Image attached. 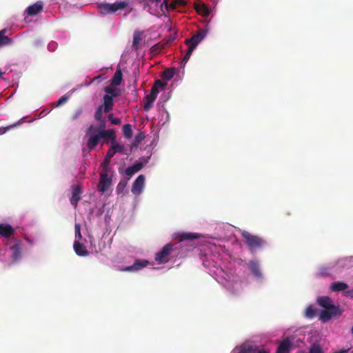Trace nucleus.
<instances>
[{
    "instance_id": "nucleus-6",
    "label": "nucleus",
    "mask_w": 353,
    "mask_h": 353,
    "mask_svg": "<svg viewBox=\"0 0 353 353\" xmlns=\"http://www.w3.org/2000/svg\"><path fill=\"white\" fill-rule=\"evenodd\" d=\"M207 30L205 29H199L196 34L192 35L190 39L185 41V44L189 46H194V49L197 45L205 37Z\"/></svg>"
},
{
    "instance_id": "nucleus-34",
    "label": "nucleus",
    "mask_w": 353,
    "mask_h": 353,
    "mask_svg": "<svg viewBox=\"0 0 353 353\" xmlns=\"http://www.w3.org/2000/svg\"><path fill=\"white\" fill-rule=\"evenodd\" d=\"M103 112H104L103 106L102 105H99L98 107V108L97 109V110L95 112V114H94V119H95V120L99 121V120L104 119L103 118Z\"/></svg>"
},
{
    "instance_id": "nucleus-10",
    "label": "nucleus",
    "mask_w": 353,
    "mask_h": 353,
    "mask_svg": "<svg viewBox=\"0 0 353 353\" xmlns=\"http://www.w3.org/2000/svg\"><path fill=\"white\" fill-rule=\"evenodd\" d=\"M293 343L289 337L284 339L277 347L276 353H290Z\"/></svg>"
},
{
    "instance_id": "nucleus-52",
    "label": "nucleus",
    "mask_w": 353,
    "mask_h": 353,
    "mask_svg": "<svg viewBox=\"0 0 353 353\" xmlns=\"http://www.w3.org/2000/svg\"><path fill=\"white\" fill-rule=\"evenodd\" d=\"M110 170V168L109 165H103V170L101 173H105L106 175H108Z\"/></svg>"
},
{
    "instance_id": "nucleus-55",
    "label": "nucleus",
    "mask_w": 353,
    "mask_h": 353,
    "mask_svg": "<svg viewBox=\"0 0 353 353\" xmlns=\"http://www.w3.org/2000/svg\"><path fill=\"white\" fill-rule=\"evenodd\" d=\"M3 74V72H2L1 70H0V78H2Z\"/></svg>"
},
{
    "instance_id": "nucleus-42",
    "label": "nucleus",
    "mask_w": 353,
    "mask_h": 353,
    "mask_svg": "<svg viewBox=\"0 0 353 353\" xmlns=\"http://www.w3.org/2000/svg\"><path fill=\"white\" fill-rule=\"evenodd\" d=\"M108 118L109 121L111 122V123L113 124V125H119V124H120L121 123V119H119V118H114L113 117V114L112 113L109 114Z\"/></svg>"
},
{
    "instance_id": "nucleus-3",
    "label": "nucleus",
    "mask_w": 353,
    "mask_h": 353,
    "mask_svg": "<svg viewBox=\"0 0 353 353\" xmlns=\"http://www.w3.org/2000/svg\"><path fill=\"white\" fill-rule=\"evenodd\" d=\"M128 6V3L127 1H119L115 2L114 3H101L99 5L98 8L99 9V12L102 14H108L110 13H113L119 10H123Z\"/></svg>"
},
{
    "instance_id": "nucleus-35",
    "label": "nucleus",
    "mask_w": 353,
    "mask_h": 353,
    "mask_svg": "<svg viewBox=\"0 0 353 353\" xmlns=\"http://www.w3.org/2000/svg\"><path fill=\"white\" fill-rule=\"evenodd\" d=\"M74 230H75V238L77 239L76 241H80L82 239V235L81 233V225L80 223H76L74 225Z\"/></svg>"
},
{
    "instance_id": "nucleus-28",
    "label": "nucleus",
    "mask_w": 353,
    "mask_h": 353,
    "mask_svg": "<svg viewBox=\"0 0 353 353\" xmlns=\"http://www.w3.org/2000/svg\"><path fill=\"white\" fill-rule=\"evenodd\" d=\"M102 139L110 138L112 142L114 141L115 134L113 130H102L99 132Z\"/></svg>"
},
{
    "instance_id": "nucleus-39",
    "label": "nucleus",
    "mask_w": 353,
    "mask_h": 353,
    "mask_svg": "<svg viewBox=\"0 0 353 353\" xmlns=\"http://www.w3.org/2000/svg\"><path fill=\"white\" fill-rule=\"evenodd\" d=\"M145 138V134L143 132H140L138 133L134 139V145H137L139 143H140Z\"/></svg>"
},
{
    "instance_id": "nucleus-53",
    "label": "nucleus",
    "mask_w": 353,
    "mask_h": 353,
    "mask_svg": "<svg viewBox=\"0 0 353 353\" xmlns=\"http://www.w3.org/2000/svg\"><path fill=\"white\" fill-rule=\"evenodd\" d=\"M349 351V349L347 350H341L336 352H334V353H347Z\"/></svg>"
},
{
    "instance_id": "nucleus-56",
    "label": "nucleus",
    "mask_w": 353,
    "mask_h": 353,
    "mask_svg": "<svg viewBox=\"0 0 353 353\" xmlns=\"http://www.w3.org/2000/svg\"><path fill=\"white\" fill-rule=\"evenodd\" d=\"M352 333L353 334V325H352Z\"/></svg>"
},
{
    "instance_id": "nucleus-30",
    "label": "nucleus",
    "mask_w": 353,
    "mask_h": 353,
    "mask_svg": "<svg viewBox=\"0 0 353 353\" xmlns=\"http://www.w3.org/2000/svg\"><path fill=\"white\" fill-rule=\"evenodd\" d=\"M123 134L127 139H130L132 137V129L130 124H125L123 126Z\"/></svg>"
},
{
    "instance_id": "nucleus-15",
    "label": "nucleus",
    "mask_w": 353,
    "mask_h": 353,
    "mask_svg": "<svg viewBox=\"0 0 353 353\" xmlns=\"http://www.w3.org/2000/svg\"><path fill=\"white\" fill-rule=\"evenodd\" d=\"M74 250L75 253L80 256H86L89 252L86 249V247L80 243V241H74L73 245Z\"/></svg>"
},
{
    "instance_id": "nucleus-4",
    "label": "nucleus",
    "mask_w": 353,
    "mask_h": 353,
    "mask_svg": "<svg viewBox=\"0 0 353 353\" xmlns=\"http://www.w3.org/2000/svg\"><path fill=\"white\" fill-rule=\"evenodd\" d=\"M174 245L168 243L165 245L161 250L155 254L154 259L159 264L168 263L172 256V252L174 250Z\"/></svg>"
},
{
    "instance_id": "nucleus-41",
    "label": "nucleus",
    "mask_w": 353,
    "mask_h": 353,
    "mask_svg": "<svg viewBox=\"0 0 353 353\" xmlns=\"http://www.w3.org/2000/svg\"><path fill=\"white\" fill-rule=\"evenodd\" d=\"M112 145L113 148H114L116 153L117 152L124 153V146L123 145H120L115 141H113L112 143Z\"/></svg>"
},
{
    "instance_id": "nucleus-27",
    "label": "nucleus",
    "mask_w": 353,
    "mask_h": 353,
    "mask_svg": "<svg viewBox=\"0 0 353 353\" xmlns=\"http://www.w3.org/2000/svg\"><path fill=\"white\" fill-rule=\"evenodd\" d=\"M164 4L166 10H168L169 7L174 9L176 7L177 5H184V1L183 0H174L171 3H168V0H164L161 6Z\"/></svg>"
},
{
    "instance_id": "nucleus-48",
    "label": "nucleus",
    "mask_w": 353,
    "mask_h": 353,
    "mask_svg": "<svg viewBox=\"0 0 353 353\" xmlns=\"http://www.w3.org/2000/svg\"><path fill=\"white\" fill-rule=\"evenodd\" d=\"M115 154L116 151L112 145L108 151L107 152L106 156H108V158H112Z\"/></svg>"
},
{
    "instance_id": "nucleus-54",
    "label": "nucleus",
    "mask_w": 353,
    "mask_h": 353,
    "mask_svg": "<svg viewBox=\"0 0 353 353\" xmlns=\"http://www.w3.org/2000/svg\"><path fill=\"white\" fill-rule=\"evenodd\" d=\"M151 3H155L157 5L161 3V0H149Z\"/></svg>"
},
{
    "instance_id": "nucleus-37",
    "label": "nucleus",
    "mask_w": 353,
    "mask_h": 353,
    "mask_svg": "<svg viewBox=\"0 0 353 353\" xmlns=\"http://www.w3.org/2000/svg\"><path fill=\"white\" fill-rule=\"evenodd\" d=\"M128 184V180L122 179L119 181L117 187V192L121 193L123 191Z\"/></svg>"
},
{
    "instance_id": "nucleus-7",
    "label": "nucleus",
    "mask_w": 353,
    "mask_h": 353,
    "mask_svg": "<svg viewBox=\"0 0 353 353\" xmlns=\"http://www.w3.org/2000/svg\"><path fill=\"white\" fill-rule=\"evenodd\" d=\"M112 183V178L105 173L100 174V179L98 185V190L99 192L104 193L106 192Z\"/></svg>"
},
{
    "instance_id": "nucleus-1",
    "label": "nucleus",
    "mask_w": 353,
    "mask_h": 353,
    "mask_svg": "<svg viewBox=\"0 0 353 353\" xmlns=\"http://www.w3.org/2000/svg\"><path fill=\"white\" fill-rule=\"evenodd\" d=\"M317 303L324 308L319 314V319L322 322H327L332 317L340 316L343 312L339 306H336L332 303V299L328 296L319 298Z\"/></svg>"
},
{
    "instance_id": "nucleus-19",
    "label": "nucleus",
    "mask_w": 353,
    "mask_h": 353,
    "mask_svg": "<svg viewBox=\"0 0 353 353\" xmlns=\"http://www.w3.org/2000/svg\"><path fill=\"white\" fill-rule=\"evenodd\" d=\"M105 112H109L113 108V99L108 95H104L103 98V104L101 105Z\"/></svg>"
},
{
    "instance_id": "nucleus-36",
    "label": "nucleus",
    "mask_w": 353,
    "mask_h": 353,
    "mask_svg": "<svg viewBox=\"0 0 353 353\" xmlns=\"http://www.w3.org/2000/svg\"><path fill=\"white\" fill-rule=\"evenodd\" d=\"M83 108H79L74 110V112L71 115V119L75 121L78 119L83 114Z\"/></svg>"
},
{
    "instance_id": "nucleus-17",
    "label": "nucleus",
    "mask_w": 353,
    "mask_h": 353,
    "mask_svg": "<svg viewBox=\"0 0 353 353\" xmlns=\"http://www.w3.org/2000/svg\"><path fill=\"white\" fill-rule=\"evenodd\" d=\"M252 350H254V349L250 346V341H246L236 346L232 353H251L250 351Z\"/></svg>"
},
{
    "instance_id": "nucleus-13",
    "label": "nucleus",
    "mask_w": 353,
    "mask_h": 353,
    "mask_svg": "<svg viewBox=\"0 0 353 353\" xmlns=\"http://www.w3.org/2000/svg\"><path fill=\"white\" fill-rule=\"evenodd\" d=\"M43 8V2L41 1H38L35 3L28 6L26 9V12L29 16H34L41 12Z\"/></svg>"
},
{
    "instance_id": "nucleus-44",
    "label": "nucleus",
    "mask_w": 353,
    "mask_h": 353,
    "mask_svg": "<svg viewBox=\"0 0 353 353\" xmlns=\"http://www.w3.org/2000/svg\"><path fill=\"white\" fill-rule=\"evenodd\" d=\"M198 236L192 234V233H183L181 236L180 240H185V239H196Z\"/></svg>"
},
{
    "instance_id": "nucleus-11",
    "label": "nucleus",
    "mask_w": 353,
    "mask_h": 353,
    "mask_svg": "<svg viewBox=\"0 0 353 353\" xmlns=\"http://www.w3.org/2000/svg\"><path fill=\"white\" fill-rule=\"evenodd\" d=\"M148 264L149 262L147 260L137 259L133 265L125 268L123 270L128 272H135L146 267Z\"/></svg>"
},
{
    "instance_id": "nucleus-18",
    "label": "nucleus",
    "mask_w": 353,
    "mask_h": 353,
    "mask_svg": "<svg viewBox=\"0 0 353 353\" xmlns=\"http://www.w3.org/2000/svg\"><path fill=\"white\" fill-rule=\"evenodd\" d=\"M143 163L142 162H137L133 165L127 168L125 170V174L128 176H131L136 172L141 170L143 168Z\"/></svg>"
},
{
    "instance_id": "nucleus-25",
    "label": "nucleus",
    "mask_w": 353,
    "mask_h": 353,
    "mask_svg": "<svg viewBox=\"0 0 353 353\" xmlns=\"http://www.w3.org/2000/svg\"><path fill=\"white\" fill-rule=\"evenodd\" d=\"M104 90L106 92L105 95L111 97L112 99L117 97L120 94V90L119 89L110 86L105 87Z\"/></svg>"
},
{
    "instance_id": "nucleus-8",
    "label": "nucleus",
    "mask_w": 353,
    "mask_h": 353,
    "mask_svg": "<svg viewBox=\"0 0 353 353\" xmlns=\"http://www.w3.org/2000/svg\"><path fill=\"white\" fill-rule=\"evenodd\" d=\"M145 179L144 175L141 174L134 181L131 190L134 194L139 195L141 193L145 184Z\"/></svg>"
},
{
    "instance_id": "nucleus-12",
    "label": "nucleus",
    "mask_w": 353,
    "mask_h": 353,
    "mask_svg": "<svg viewBox=\"0 0 353 353\" xmlns=\"http://www.w3.org/2000/svg\"><path fill=\"white\" fill-rule=\"evenodd\" d=\"M87 141V146L90 150H94L102 139L99 132L94 134H90Z\"/></svg>"
},
{
    "instance_id": "nucleus-24",
    "label": "nucleus",
    "mask_w": 353,
    "mask_h": 353,
    "mask_svg": "<svg viewBox=\"0 0 353 353\" xmlns=\"http://www.w3.org/2000/svg\"><path fill=\"white\" fill-rule=\"evenodd\" d=\"M123 79L121 70H117L113 77L111 79V85H119L121 83Z\"/></svg>"
},
{
    "instance_id": "nucleus-31",
    "label": "nucleus",
    "mask_w": 353,
    "mask_h": 353,
    "mask_svg": "<svg viewBox=\"0 0 353 353\" xmlns=\"http://www.w3.org/2000/svg\"><path fill=\"white\" fill-rule=\"evenodd\" d=\"M174 75V69L168 68L165 70L162 73V78L165 80H170Z\"/></svg>"
},
{
    "instance_id": "nucleus-43",
    "label": "nucleus",
    "mask_w": 353,
    "mask_h": 353,
    "mask_svg": "<svg viewBox=\"0 0 353 353\" xmlns=\"http://www.w3.org/2000/svg\"><path fill=\"white\" fill-rule=\"evenodd\" d=\"M310 353H322V348L318 344H314L310 349Z\"/></svg>"
},
{
    "instance_id": "nucleus-9",
    "label": "nucleus",
    "mask_w": 353,
    "mask_h": 353,
    "mask_svg": "<svg viewBox=\"0 0 353 353\" xmlns=\"http://www.w3.org/2000/svg\"><path fill=\"white\" fill-rule=\"evenodd\" d=\"M72 196L70 199V203L76 208L78 202L81 199V186L80 185H74L72 186Z\"/></svg>"
},
{
    "instance_id": "nucleus-51",
    "label": "nucleus",
    "mask_w": 353,
    "mask_h": 353,
    "mask_svg": "<svg viewBox=\"0 0 353 353\" xmlns=\"http://www.w3.org/2000/svg\"><path fill=\"white\" fill-rule=\"evenodd\" d=\"M112 158H108V156L105 155L104 159L102 163V165H109Z\"/></svg>"
},
{
    "instance_id": "nucleus-26",
    "label": "nucleus",
    "mask_w": 353,
    "mask_h": 353,
    "mask_svg": "<svg viewBox=\"0 0 353 353\" xmlns=\"http://www.w3.org/2000/svg\"><path fill=\"white\" fill-rule=\"evenodd\" d=\"M142 40V33L141 32H135L133 34L132 48L138 49L140 42Z\"/></svg>"
},
{
    "instance_id": "nucleus-49",
    "label": "nucleus",
    "mask_w": 353,
    "mask_h": 353,
    "mask_svg": "<svg viewBox=\"0 0 353 353\" xmlns=\"http://www.w3.org/2000/svg\"><path fill=\"white\" fill-rule=\"evenodd\" d=\"M165 85V83H163L161 80L158 79L155 81L154 84L152 88H156L158 89L159 87H164Z\"/></svg>"
},
{
    "instance_id": "nucleus-16",
    "label": "nucleus",
    "mask_w": 353,
    "mask_h": 353,
    "mask_svg": "<svg viewBox=\"0 0 353 353\" xmlns=\"http://www.w3.org/2000/svg\"><path fill=\"white\" fill-rule=\"evenodd\" d=\"M14 229L8 224H0V236L9 238L14 234Z\"/></svg>"
},
{
    "instance_id": "nucleus-50",
    "label": "nucleus",
    "mask_w": 353,
    "mask_h": 353,
    "mask_svg": "<svg viewBox=\"0 0 353 353\" xmlns=\"http://www.w3.org/2000/svg\"><path fill=\"white\" fill-rule=\"evenodd\" d=\"M344 294L345 296L353 299V288L345 291Z\"/></svg>"
},
{
    "instance_id": "nucleus-22",
    "label": "nucleus",
    "mask_w": 353,
    "mask_h": 353,
    "mask_svg": "<svg viewBox=\"0 0 353 353\" xmlns=\"http://www.w3.org/2000/svg\"><path fill=\"white\" fill-rule=\"evenodd\" d=\"M348 288V285L342 281L334 282L330 285V289L333 292L343 291Z\"/></svg>"
},
{
    "instance_id": "nucleus-47",
    "label": "nucleus",
    "mask_w": 353,
    "mask_h": 353,
    "mask_svg": "<svg viewBox=\"0 0 353 353\" xmlns=\"http://www.w3.org/2000/svg\"><path fill=\"white\" fill-rule=\"evenodd\" d=\"M68 99V97L66 95H63L61 97L56 103V106H60L65 103Z\"/></svg>"
},
{
    "instance_id": "nucleus-45",
    "label": "nucleus",
    "mask_w": 353,
    "mask_h": 353,
    "mask_svg": "<svg viewBox=\"0 0 353 353\" xmlns=\"http://www.w3.org/2000/svg\"><path fill=\"white\" fill-rule=\"evenodd\" d=\"M319 274L323 276L330 275V270L328 268L322 267L319 270Z\"/></svg>"
},
{
    "instance_id": "nucleus-14",
    "label": "nucleus",
    "mask_w": 353,
    "mask_h": 353,
    "mask_svg": "<svg viewBox=\"0 0 353 353\" xmlns=\"http://www.w3.org/2000/svg\"><path fill=\"white\" fill-rule=\"evenodd\" d=\"M10 249L12 251L11 258L12 261H17L20 259L21 254V243L20 242H17L11 245Z\"/></svg>"
},
{
    "instance_id": "nucleus-5",
    "label": "nucleus",
    "mask_w": 353,
    "mask_h": 353,
    "mask_svg": "<svg viewBox=\"0 0 353 353\" xmlns=\"http://www.w3.org/2000/svg\"><path fill=\"white\" fill-rule=\"evenodd\" d=\"M159 92V89H157L156 88H152L150 93L148 94H146L144 97V98H143V101H144L143 109L145 111H149L152 108V107L153 105V103L156 100Z\"/></svg>"
},
{
    "instance_id": "nucleus-23",
    "label": "nucleus",
    "mask_w": 353,
    "mask_h": 353,
    "mask_svg": "<svg viewBox=\"0 0 353 353\" xmlns=\"http://www.w3.org/2000/svg\"><path fill=\"white\" fill-rule=\"evenodd\" d=\"M6 29L0 30V47L11 45L12 43V39L6 36Z\"/></svg>"
},
{
    "instance_id": "nucleus-40",
    "label": "nucleus",
    "mask_w": 353,
    "mask_h": 353,
    "mask_svg": "<svg viewBox=\"0 0 353 353\" xmlns=\"http://www.w3.org/2000/svg\"><path fill=\"white\" fill-rule=\"evenodd\" d=\"M99 130H97V126L95 125H90L86 131V137H88L90 134H94L95 133H98Z\"/></svg>"
},
{
    "instance_id": "nucleus-29",
    "label": "nucleus",
    "mask_w": 353,
    "mask_h": 353,
    "mask_svg": "<svg viewBox=\"0 0 353 353\" xmlns=\"http://www.w3.org/2000/svg\"><path fill=\"white\" fill-rule=\"evenodd\" d=\"M317 314V310L314 308L312 305H309L307 307L305 311V316L309 319H313Z\"/></svg>"
},
{
    "instance_id": "nucleus-21",
    "label": "nucleus",
    "mask_w": 353,
    "mask_h": 353,
    "mask_svg": "<svg viewBox=\"0 0 353 353\" xmlns=\"http://www.w3.org/2000/svg\"><path fill=\"white\" fill-rule=\"evenodd\" d=\"M194 8L199 14L205 17L208 16L210 13V9L205 3H196Z\"/></svg>"
},
{
    "instance_id": "nucleus-2",
    "label": "nucleus",
    "mask_w": 353,
    "mask_h": 353,
    "mask_svg": "<svg viewBox=\"0 0 353 353\" xmlns=\"http://www.w3.org/2000/svg\"><path fill=\"white\" fill-rule=\"evenodd\" d=\"M241 234L243 238L244 243L251 252L262 248L266 244V241L263 238L254 235L248 231L243 230Z\"/></svg>"
},
{
    "instance_id": "nucleus-38",
    "label": "nucleus",
    "mask_w": 353,
    "mask_h": 353,
    "mask_svg": "<svg viewBox=\"0 0 353 353\" xmlns=\"http://www.w3.org/2000/svg\"><path fill=\"white\" fill-rule=\"evenodd\" d=\"M22 123V121L20 120L18 123H14L13 125H8L7 127H2V128H0V134H5L6 132H8V130H10V129L13 128L14 127H16L17 125H19V124H21Z\"/></svg>"
},
{
    "instance_id": "nucleus-20",
    "label": "nucleus",
    "mask_w": 353,
    "mask_h": 353,
    "mask_svg": "<svg viewBox=\"0 0 353 353\" xmlns=\"http://www.w3.org/2000/svg\"><path fill=\"white\" fill-rule=\"evenodd\" d=\"M248 268L252 273L256 277H261L262 273L261 272L259 263L257 261H251L248 264Z\"/></svg>"
},
{
    "instance_id": "nucleus-46",
    "label": "nucleus",
    "mask_w": 353,
    "mask_h": 353,
    "mask_svg": "<svg viewBox=\"0 0 353 353\" xmlns=\"http://www.w3.org/2000/svg\"><path fill=\"white\" fill-rule=\"evenodd\" d=\"M99 123L97 125V130H99V132H101L102 130H105V119L99 120L98 121Z\"/></svg>"
},
{
    "instance_id": "nucleus-32",
    "label": "nucleus",
    "mask_w": 353,
    "mask_h": 353,
    "mask_svg": "<svg viewBox=\"0 0 353 353\" xmlns=\"http://www.w3.org/2000/svg\"><path fill=\"white\" fill-rule=\"evenodd\" d=\"M194 46H189L188 47V50L185 55V57H183L182 61H181V65L183 67L185 66V65L186 64V63L188 62V61L190 59L191 55H192V52L194 51Z\"/></svg>"
},
{
    "instance_id": "nucleus-33",
    "label": "nucleus",
    "mask_w": 353,
    "mask_h": 353,
    "mask_svg": "<svg viewBox=\"0 0 353 353\" xmlns=\"http://www.w3.org/2000/svg\"><path fill=\"white\" fill-rule=\"evenodd\" d=\"M250 346L252 347L254 350L250 351L251 353H270L268 350L260 349L257 345L250 342Z\"/></svg>"
}]
</instances>
